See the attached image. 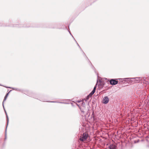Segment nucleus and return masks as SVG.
I'll return each instance as SVG.
<instances>
[{
    "mask_svg": "<svg viewBox=\"0 0 149 149\" xmlns=\"http://www.w3.org/2000/svg\"><path fill=\"white\" fill-rule=\"evenodd\" d=\"M99 81L101 82V81L100 80Z\"/></svg>",
    "mask_w": 149,
    "mask_h": 149,
    "instance_id": "f3484780",
    "label": "nucleus"
},
{
    "mask_svg": "<svg viewBox=\"0 0 149 149\" xmlns=\"http://www.w3.org/2000/svg\"><path fill=\"white\" fill-rule=\"evenodd\" d=\"M74 40H75V41L76 42V41L75 40V39H74Z\"/></svg>",
    "mask_w": 149,
    "mask_h": 149,
    "instance_id": "a211bd4d",
    "label": "nucleus"
},
{
    "mask_svg": "<svg viewBox=\"0 0 149 149\" xmlns=\"http://www.w3.org/2000/svg\"><path fill=\"white\" fill-rule=\"evenodd\" d=\"M6 129H7V127H6V133H5V139H6Z\"/></svg>",
    "mask_w": 149,
    "mask_h": 149,
    "instance_id": "ddd939ff",
    "label": "nucleus"
},
{
    "mask_svg": "<svg viewBox=\"0 0 149 149\" xmlns=\"http://www.w3.org/2000/svg\"><path fill=\"white\" fill-rule=\"evenodd\" d=\"M12 91V90H11L8 93H7L6 95L5 96V97H4V100L3 101V109H4V111L6 113V118L7 120V125H8V116H7V113L6 112V111L5 109V108H4V105H3V103H4V102L6 100V99H7V97H8V94L10 92H11V91Z\"/></svg>",
    "mask_w": 149,
    "mask_h": 149,
    "instance_id": "f03ea898",
    "label": "nucleus"
},
{
    "mask_svg": "<svg viewBox=\"0 0 149 149\" xmlns=\"http://www.w3.org/2000/svg\"><path fill=\"white\" fill-rule=\"evenodd\" d=\"M76 42H77V45L80 48V47L79 46V44H78V43L76 41Z\"/></svg>",
    "mask_w": 149,
    "mask_h": 149,
    "instance_id": "2eb2a0df",
    "label": "nucleus"
},
{
    "mask_svg": "<svg viewBox=\"0 0 149 149\" xmlns=\"http://www.w3.org/2000/svg\"><path fill=\"white\" fill-rule=\"evenodd\" d=\"M69 33H70V34L72 36V37L73 38V36L71 34V33H70V32L69 31Z\"/></svg>",
    "mask_w": 149,
    "mask_h": 149,
    "instance_id": "dca6fc26",
    "label": "nucleus"
},
{
    "mask_svg": "<svg viewBox=\"0 0 149 149\" xmlns=\"http://www.w3.org/2000/svg\"><path fill=\"white\" fill-rule=\"evenodd\" d=\"M96 86H95L94 88H93V90L91 92L92 93H93V94H94V93H95V90H96Z\"/></svg>",
    "mask_w": 149,
    "mask_h": 149,
    "instance_id": "f8f14e48",
    "label": "nucleus"
},
{
    "mask_svg": "<svg viewBox=\"0 0 149 149\" xmlns=\"http://www.w3.org/2000/svg\"><path fill=\"white\" fill-rule=\"evenodd\" d=\"M116 79H111L110 81V84L112 85H114L117 84L118 83V81L116 80Z\"/></svg>",
    "mask_w": 149,
    "mask_h": 149,
    "instance_id": "20e7f679",
    "label": "nucleus"
},
{
    "mask_svg": "<svg viewBox=\"0 0 149 149\" xmlns=\"http://www.w3.org/2000/svg\"><path fill=\"white\" fill-rule=\"evenodd\" d=\"M142 77H134L132 78V79L134 80V83H136L137 82H139L142 80Z\"/></svg>",
    "mask_w": 149,
    "mask_h": 149,
    "instance_id": "39448f33",
    "label": "nucleus"
},
{
    "mask_svg": "<svg viewBox=\"0 0 149 149\" xmlns=\"http://www.w3.org/2000/svg\"><path fill=\"white\" fill-rule=\"evenodd\" d=\"M132 78H126L124 79H127V82L129 84H132L134 83V80L132 79Z\"/></svg>",
    "mask_w": 149,
    "mask_h": 149,
    "instance_id": "423d86ee",
    "label": "nucleus"
},
{
    "mask_svg": "<svg viewBox=\"0 0 149 149\" xmlns=\"http://www.w3.org/2000/svg\"><path fill=\"white\" fill-rule=\"evenodd\" d=\"M43 101V102H45V101Z\"/></svg>",
    "mask_w": 149,
    "mask_h": 149,
    "instance_id": "aec40b11",
    "label": "nucleus"
},
{
    "mask_svg": "<svg viewBox=\"0 0 149 149\" xmlns=\"http://www.w3.org/2000/svg\"><path fill=\"white\" fill-rule=\"evenodd\" d=\"M53 102V103H62V104H66V103L65 102H59V101H52V102Z\"/></svg>",
    "mask_w": 149,
    "mask_h": 149,
    "instance_id": "9d476101",
    "label": "nucleus"
},
{
    "mask_svg": "<svg viewBox=\"0 0 149 149\" xmlns=\"http://www.w3.org/2000/svg\"><path fill=\"white\" fill-rule=\"evenodd\" d=\"M88 136V134L86 133H84L81 135L80 138V140L82 141H85L86 140Z\"/></svg>",
    "mask_w": 149,
    "mask_h": 149,
    "instance_id": "7ed1b4c3",
    "label": "nucleus"
},
{
    "mask_svg": "<svg viewBox=\"0 0 149 149\" xmlns=\"http://www.w3.org/2000/svg\"><path fill=\"white\" fill-rule=\"evenodd\" d=\"M146 79V77H143V79L145 81Z\"/></svg>",
    "mask_w": 149,
    "mask_h": 149,
    "instance_id": "4468645a",
    "label": "nucleus"
},
{
    "mask_svg": "<svg viewBox=\"0 0 149 149\" xmlns=\"http://www.w3.org/2000/svg\"><path fill=\"white\" fill-rule=\"evenodd\" d=\"M7 88H12L13 90H15L16 91H21V90L19 88H12V87H6Z\"/></svg>",
    "mask_w": 149,
    "mask_h": 149,
    "instance_id": "6e6552de",
    "label": "nucleus"
},
{
    "mask_svg": "<svg viewBox=\"0 0 149 149\" xmlns=\"http://www.w3.org/2000/svg\"><path fill=\"white\" fill-rule=\"evenodd\" d=\"M109 98L107 96L105 97L103 100V103L104 104L107 103L109 101Z\"/></svg>",
    "mask_w": 149,
    "mask_h": 149,
    "instance_id": "0eeeda50",
    "label": "nucleus"
},
{
    "mask_svg": "<svg viewBox=\"0 0 149 149\" xmlns=\"http://www.w3.org/2000/svg\"><path fill=\"white\" fill-rule=\"evenodd\" d=\"M78 102H81V106L80 108L81 111L82 112H87L89 110L88 107V105L85 106V104L83 101H78Z\"/></svg>",
    "mask_w": 149,
    "mask_h": 149,
    "instance_id": "f257e3e1",
    "label": "nucleus"
},
{
    "mask_svg": "<svg viewBox=\"0 0 149 149\" xmlns=\"http://www.w3.org/2000/svg\"><path fill=\"white\" fill-rule=\"evenodd\" d=\"M93 94L91 92V93L87 96V99H88L89 97H91V96L93 95Z\"/></svg>",
    "mask_w": 149,
    "mask_h": 149,
    "instance_id": "9b49d317",
    "label": "nucleus"
},
{
    "mask_svg": "<svg viewBox=\"0 0 149 149\" xmlns=\"http://www.w3.org/2000/svg\"><path fill=\"white\" fill-rule=\"evenodd\" d=\"M109 149H116V146L114 145H111L109 147Z\"/></svg>",
    "mask_w": 149,
    "mask_h": 149,
    "instance_id": "1a4fd4ad",
    "label": "nucleus"
},
{
    "mask_svg": "<svg viewBox=\"0 0 149 149\" xmlns=\"http://www.w3.org/2000/svg\"><path fill=\"white\" fill-rule=\"evenodd\" d=\"M31 97H33V96H31Z\"/></svg>",
    "mask_w": 149,
    "mask_h": 149,
    "instance_id": "6ab92c4d",
    "label": "nucleus"
}]
</instances>
